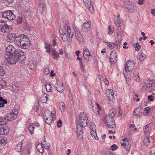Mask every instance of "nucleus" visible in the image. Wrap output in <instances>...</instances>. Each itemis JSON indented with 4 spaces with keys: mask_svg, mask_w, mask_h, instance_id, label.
Segmentation results:
<instances>
[{
    "mask_svg": "<svg viewBox=\"0 0 155 155\" xmlns=\"http://www.w3.org/2000/svg\"><path fill=\"white\" fill-rule=\"evenodd\" d=\"M15 43L17 47L23 49H28L31 45L29 39L24 34L18 35L15 41Z\"/></svg>",
    "mask_w": 155,
    "mask_h": 155,
    "instance_id": "obj_1",
    "label": "nucleus"
},
{
    "mask_svg": "<svg viewBox=\"0 0 155 155\" xmlns=\"http://www.w3.org/2000/svg\"><path fill=\"white\" fill-rule=\"evenodd\" d=\"M59 31L60 36L64 41H67L68 38H72L74 31L73 28L71 29V28L67 25H65L63 27L60 28Z\"/></svg>",
    "mask_w": 155,
    "mask_h": 155,
    "instance_id": "obj_2",
    "label": "nucleus"
},
{
    "mask_svg": "<svg viewBox=\"0 0 155 155\" xmlns=\"http://www.w3.org/2000/svg\"><path fill=\"white\" fill-rule=\"evenodd\" d=\"M79 123L77 124H79L83 127H85L88 122V118L86 114L81 112L79 115Z\"/></svg>",
    "mask_w": 155,
    "mask_h": 155,
    "instance_id": "obj_3",
    "label": "nucleus"
},
{
    "mask_svg": "<svg viewBox=\"0 0 155 155\" xmlns=\"http://www.w3.org/2000/svg\"><path fill=\"white\" fill-rule=\"evenodd\" d=\"M12 29L4 21H0V30L2 32L8 33Z\"/></svg>",
    "mask_w": 155,
    "mask_h": 155,
    "instance_id": "obj_4",
    "label": "nucleus"
},
{
    "mask_svg": "<svg viewBox=\"0 0 155 155\" xmlns=\"http://www.w3.org/2000/svg\"><path fill=\"white\" fill-rule=\"evenodd\" d=\"M2 15L3 18L9 20H13L15 17L13 12L10 10L2 12Z\"/></svg>",
    "mask_w": 155,
    "mask_h": 155,
    "instance_id": "obj_5",
    "label": "nucleus"
},
{
    "mask_svg": "<svg viewBox=\"0 0 155 155\" xmlns=\"http://www.w3.org/2000/svg\"><path fill=\"white\" fill-rule=\"evenodd\" d=\"M134 64L132 60L128 61L126 63L124 69V73L125 74L128 72L132 71L134 69Z\"/></svg>",
    "mask_w": 155,
    "mask_h": 155,
    "instance_id": "obj_6",
    "label": "nucleus"
},
{
    "mask_svg": "<svg viewBox=\"0 0 155 155\" xmlns=\"http://www.w3.org/2000/svg\"><path fill=\"white\" fill-rule=\"evenodd\" d=\"M16 49L12 45H9L6 50V53L5 54V58H8L11 55L14 54L16 51Z\"/></svg>",
    "mask_w": 155,
    "mask_h": 155,
    "instance_id": "obj_7",
    "label": "nucleus"
},
{
    "mask_svg": "<svg viewBox=\"0 0 155 155\" xmlns=\"http://www.w3.org/2000/svg\"><path fill=\"white\" fill-rule=\"evenodd\" d=\"M6 60L11 64H15L18 60V57H16L14 54L11 55L8 58H5Z\"/></svg>",
    "mask_w": 155,
    "mask_h": 155,
    "instance_id": "obj_8",
    "label": "nucleus"
},
{
    "mask_svg": "<svg viewBox=\"0 0 155 155\" xmlns=\"http://www.w3.org/2000/svg\"><path fill=\"white\" fill-rule=\"evenodd\" d=\"M18 114L17 110L16 109H13L8 116V119H9L10 120H13L17 117Z\"/></svg>",
    "mask_w": 155,
    "mask_h": 155,
    "instance_id": "obj_9",
    "label": "nucleus"
},
{
    "mask_svg": "<svg viewBox=\"0 0 155 155\" xmlns=\"http://www.w3.org/2000/svg\"><path fill=\"white\" fill-rule=\"evenodd\" d=\"M110 62L112 64L115 63L117 61V55L114 51H112L110 57Z\"/></svg>",
    "mask_w": 155,
    "mask_h": 155,
    "instance_id": "obj_10",
    "label": "nucleus"
},
{
    "mask_svg": "<svg viewBox=\"0 0 155 155\" xmlns=\"http://www.w3.org/2000/svg\"><path fill=\"white\" fill-rule=\"evenodd\" d=\"M17 37L15 34L10 33L7 35L6 40L8 42H12L16 40Z\"/></svg>",
    "mask_w": 155,
    "mask_h": 155,
    "instance_id": "obj_11",
    "label": "nucleus"
},
{
    "mask_svg": "<svg viewBox=\"0 0 155 155\" xmlns=\"http://www.w3.org/2000/svg\"><path fill=\"white\" fill-rule=\"evenodd\" d=\"M77 136L79 139L81 140L83 139V132L82 130V127L79 124L77 125Z\"/></svg>",
    "mask_w": 155,
    "mask_h": 155,
    "instance_id": "obj_12",
    "label": "nucleus"
},
{
    "mask_svg": "<svg viewBox=\"0 0 155 155\" xmlns=\"http://www.w3.org/2000/svg\"><path fill=\"white\" fill-rule=\"evenodd\" d=\"M106 94L108 99L110 101H112L114 98L113 90L108 89L107 91Z\"/></svg>",
    "mask_w": 155,
    "mask_h": 155,
    "instance_id": "obj_13",
    "label": "nucleus"
},
{
    "mask_svg": "<svg viewBox=\"0 0 155 155\" xmlns=\"http://www.w3.org/2000/svg\"><path fill=\"white\" fill-rule=\"evenodd\" d=\"M75 35L76 39L79 42L82 43L84 41V38L79 31H76L75 32Z\"/></svg>",
    "mask_w": 155,
    "mask_h": 155,
    "instance_id": "obj_14",
    "label": "nucleus"
},
{
    "mask_svg": "<svg viewBox=\"0 0 155 155\" xmlns=\"http://www.w3.org/2000/svg\"><path fill=\"white\" fill-rule=\"evenodd\" d=\"M126 7L128 9V11L130 12H134L135 10V5L134 3H129L126 6Z\"/></svg>",
    "mask_w": 155,
    "mask_h": 155,
    "instance_id": "obj_15",
    "label": "nucleus"
},
{
    "mask_svg": "<svg viewBox=\"0 0 155 155\" xmlns=\"http://www.w3.org/2000/svg\"><path fill=\"white\" fill-rule=\"evenodd\" d=\"M121 145L123 146H125L124 148L126 150L129 151L130 150V147L131 144L128 141H126L124 143H121Z\"/></svg>",
    "mask_w": 155,
    "mask_h": 155,
    "instance_id": "obj_16",
    "label": "nucleus"
},
{
    "mask_svg": "<svg viewBox=\"0 0 155 155\" xmlns=\"http://www.w3.org/2000/svg\"><path fill=\"white\" fill-rule=\"evenodd\" d=\"M56 87L57 91L60 93L63 92L64 89L63 84L57 83V85L56 86Z\"/></svg>",
    "mask_w": 155,
    "mask_h": 155,
    "instance_id": "obj_17",
    "label": "nucleus"
},
{
    "mask_svg": "<svg viewBox=\"0 0 155 155\" xmlns=\"http://www.w3.org/2000/svg\"><path fill=\"white\" fill-rule=\"evenodd\" d=\"M90 21H86L83 23V28L84 30L85 31H87L89 29L90 26Z\"/></svg>",
    "mask_w": 155,
    "mask_h": 155,
    "instance_id": "obj_18",
    "label": "nucleus"
},
{
    "mask_svg": "<svg viewBox=\"0 0 155 155\" xmlns=\"http://www.w3.org/2000/svg\"><path fill=\"white\" fill-rule=\"evenodd\" d=\"M48 95L47 94L45 93L41 96L40 98V100L41 102L43 103H45L47 102L48 100Z\"/></svg>",
    "mask_w": 155,
    "mask_h": 155,
    "instance_id": "obj_19",
    "label": "nucleus"
},
{
    "mask_svg": "<svg viewBox=\"0 0 155 155\" xmlns=\"http://www.w3.org/2000/svg\"><path fill=\"white\" fill-rule=\"evenodd\" d=\"M14 54L16 57H18V59H19L21 56H24V53L23 51L20 50H16Z\"/></svg>",
    "mask_w": 155,
    "mask_h": 155,
    "instance_id": "obj_20",
    "label": "nucleus"
},
{
    "mask_svg": "<svg viewBox=\"0 0 155 155\" xmlns=\"http://www.w3.org/2000/svg\"><path fill=\"white\" fill-rule=\"evenodd\" d=\"M51 54L52 58L56 60L60 57V56L58 52L54 49L52 50V52Z\"/></svg>",
    "mask_w": 155,
    "mask_h": 155,
    "instance_id": "obj_21",
    "label": "nucleus"
},
{
    "mask_svg": "<svg viewBox=\"0 0 155 155\" xmlns=\"http://www.w3.org/2000/svg\"><path fill=\"white\" fill-rule=\"evenodd\" d=\"M107 126L108 128L111 129H114L116 127V125L114 120V121H110L109 123H106Z\"/></svg>",
    "mask_w": 155,
    "mask_h": 155,
    "instance_id": "obj_22",
    "label": "nucleus"
},
{
    "mask_svg": "<svg viewBox=\"0 0 155 155\" xmlns=\"http://www.w3.org/2000/svg\"><path fill=\"white\" fill-rule=\"evenodd\" d=\"M142 112L140 107L136 108L134 111V115L137 116H140L141 115Z\"/></svg>",
    "mask_w": 155,
    "mask_h": 155,
    "instance_id": "obj_23",
    "label": "nucleus"
},
{
    "mask_svg": "<svg viewBox=\"0 0 155 155\" xmlns=\"http://www.w3.org/2000/svg\"><path fill=\"white\" fill-rule=\"evenodd\" d=\"M83 55L84 58L87 61H89L90 59L91 56V55L90 54L89 51H87L85 53L83 52Z\"/></svg>",
    "mask_w": 155,
    "mask_h": 155,
    "instance_id": "obj_24",
    "label": "nucleus"
},
{
    "mask_svg": "<svg viewBox=\"0 0 155 155\" xmlns=\"http://www.w3.org/2000/svg\"><path fill=\"white\" fill-rule=\"evenodd\" d=\"M43 146L41 143L38 144L36 146L37 149L40 153H42L44 151Z\"/></svg>",
    "mask_w": 155,
    "mask_h": 155,
    "instance_id": "obj_25",
    "label": "nucleus"
},
{
    "mask_svg": "<svg viewBox=\"0 0 155 155\" xmlns=\"http://www.w3.org/2000/svg\"><path fill=\"white\" fill-rule=\"evenodd\" d=\"M8 119L3 117H0V125H5L8 122Z\"/></svg>",
    "mask_w": 155,
    "mask_h": 155,
    "instance_id": "obj_26",
    "label": "nucleus"
},
{
    "mask_svg": "<svg viewBox=\"0 0 155 155\" xmlns=\"http://www.w3.org/2000/svg\"><path fill=\"white\" fill-rule=\"evenodd\" d=\"M12 89L15 92L17 93L18 91L19 90V88L18 84H17L14 83L13 84H12Z\"/></svg>",
    "mask_w": 155,
    "mask_h": 155,
    "instance_id": "obj_27",
    "label": "nucleus"
},
{
    "mask_svg": "<svg viewBox=\"0 0 155 155\" xmlns=\"http://www.w3.org/2000/svg\"><path fill=\"white\" fill-rule=\"evenodd\" d=\"M137 58L141 61H143L146 58L145 55L143 53L141 52L139 54L137 57Z\"/></svg>",
    "mask_w": 155,
    "mask_h": 155,
    "instance_id": "obj_28",
    "label": "nucleus"
},
{
    "mask_svg": "<svg viewBox=\"0 0 155 155\" xmlns=\"http://www.w3.org/2000/svg\"><path fill=\"white\" fill-rule=\"evenodd\" d=\"M6 138L0 135V145H4L6 143Z\"/></svg>",
    "mask_w": 155,
    "mask_h": 155,
    "instance_id": "obj_29",
    "label": "nucleus"
},
{
    "mask_svg": "<svg viewBox=\"0 0 155 155\" xmlns=\"http://www.w3.org/2000/svg\"><path fill=\"white\" fill-rule=\"evenodd\" d=\"M45 48L46 49V51L48 53H50L52 48V46L48 43H45Z\"/></svg>",
    "mask_w": 155,
    "mask_h": 155,
    "instance_id": "obj_30",
    "label": "nucleus"
},
{
    "mask_svg": "<svg viewBox=\"0 0 155 155\" xmlns=\"http://www.w3.org/2000/svg\"><path fill=\"white\" fill-rule=\"evenodd\" d=\"M60 108L61 111L64 112L65 108V104L63 102H60L59 103Z\"/></svg>",
    "mask_w": 155,
    "mask_h": 155,
    "instance_id": "obj_31",
    "label": "nucleus"
},
{
    "mask_svg": "<svg viewBox=\"0 0 155 155\" xmlns=\"http://www.w3.org/2000/svg\"><path fill=\"white\" fill-rule=\"evenodd\" d=\"M35 128V127L34 124L32 123H30L28 127V130L31 134H34V132L33 130Z\"/></svg>",
    "mask_w": 155,
    "mask_h": 155,
    "instance_id": "obj_32",
    "label": "nucleus"
},
{
    "mask_svg": "<svg viewBox=\"0 0 155 155\" xmlns=\"http://www.w3.org/2000/svg\"><path fill=\"white\" fill-rule=\"evenodd\" d=\"M106 123H109L110 121H114V117L112 116H111L110 115H107L106 117Z\"/></svg>",
    "mask_w": 155,
    "mask_h": 155,
    "instance_id": "obj_33",
    "label": "nucleus"
},
{
    "mask_svg": "<svg viewBox=\"0 0 155 155\" xmlns=\"http://www.w3.org/2000/svg\"><path fill=\"white\" fill-rule=\"evenodd\" d=\"M90 134L93 138L96 140H98V137L97 136L96 130H93V131H91Z\"/></svg>",
    "mask_w": 155,
    "mask_h": 155,
    "instance_id": "obj_34",
    "label": "nucleus"
},
{
    "mask_svg": "<svg viewBox=\"0 0 155 155\" xmlns=\"http://www.w3.org/2000/svg\"><path fill=\"white\" fill-rule=\"evenodd\" d=\"M22 144V142H20L16 145L15 147V150L19 152L21 151V149Z\"/></svg>",
    "mask_w": 155,
    "mask_h": 155,
    "instance_id": "obj_35",
    "label": "nucleus"
},
{
    "mask_svg": "<svg viewBox=\"0 0 155 155\" xmlns=\"http://www.w3.org/2000/svg\"><path fill=\"white\" fill-rule=\"evenodd\" d=\"M7 131L5 129L4 127H2L0 126V135H2L7 134Z\"/></svg>",
    "mask_w": 155,
    "mask_h": 155,
    "instance_id": "obj_36",
    "label": "nucleus"
},
{
    "mask_svg": "<svg viewBox=\"0 0 155 155\" xmlns=\"http://www.w3.org/2000/svg\"><path fill=\"white\" fill-rule=\"evenodd\" d=\"M45 87L47 91L50 92L52 90V87L51 86V84L49 83H48L46 85Z\"/></svg>",
    "mask_w": 155,
    "mask_h": 155,
    "instance_id": "obj_37",
    "label": "nucleus"
},
{
    "mask_svg": "<svg viewBox=\"0 0 155 155\" xmlns=\"http://www.w3.org/2000/svg\"><path fill=\"white\" fill-rule=\"evenodd\" d=\"M89 1H90V5H89L87 7V8H88V9H89V11L91 13H93L94 12V6L93 5H92V4H91V1L90 0H88Z\"/></svg>",
    "mask_w": 155,
    "mask_h": 155,
    "instance_id": "obj_38",
    "label": "nucleus"
},
{
    "mask_svg": "<svg viewBox=\"0 0 155 155\" xmlns=\"http://www.w3.org/2000/svg\"><path fill=\"white\" fill-rule=\"evenodd\" d=\"M149 125L145 126L143 127L144 131L145 133H148L151 130V128L149 126Z\"/></svg>",
    "mask_w": 155,
    "mask_h": 155,
    "instance_id": "obj_39",
    "label": "nucleus"
},
{
    "mask_svg": "<svg viewBox=\"0 0 155 155\" xmlns=\"http://www.w3.org/2000/svg\"><path fill=\"white\" fill-rule=\"evenodd\" d=\"M106 45L110 49H113L115 46V44L114 43L107 42Z\"/></svg>",
    "mask_w": 155,
    "mask_h": 155,
    "instance_id": "obj_40",
    "label": "nucleus"
},
{
    "mask_svg": "<svg viewBox=\"0 0 155 155\" xmlns=\"http://www.w3.org/2000/svg\"><path fill=\"white\" fill-rule=\"evenodd\" d=\"M135 50L136 51H138L141 48V46L139 45V43H137L135 44L134 45Z\"/></svg>",
    "mask_w": 155,
    "mask_h": 155,
    "instance_id": "obj_41",
    "label": "nucleus"
},
{
    "mask_svg": "<svg viewBox=\"0 0 155 155\" xmlns=\"http://www.w3.org/2000/svg\"><path fill=\"white\" fill-rule=\"evenodd\" d=\"M116 113V111L115 110L111 109L110 110L109 114L107 115H110L111 116H112L113 117H114Z\"/></svg>",
    "mask_w": 155,
    "mask_h": 155,
    "instance_id": "obj_42",
    "label": "nucleus"
},
{
    "mask_svg": "<svg viewBox=\"0 0 155 155\" xmlns=\"http://www.w3.org/2000/svg\"><path fill=\"white\" fill-rule=\"evenodd\" d=\"M44 8V5L43 3H41L39 6V10L41 13H42L43 12V10Z\"/></svg>",
    "mask_w": 155,
    "mask_h": 155,
    "instance_id": "obj_43",
    "label": "nucleus"
},
{
    "mask_svg": "<svg viewBox=\"0 0 155 155\" xmlns=\"http://www.w3.org/2000/svg\"><path fill=\"white\" fill-rule=\"evenodd\" d=\"M52 121H53L52 119H51V118L50 117L49 118H46L45 120V123L49 125H50Z\"/></svg>",
    "mask_w": 155,
    "mask_h": 155,
    "instance_id": "obj_44",
    "label": "nucleus"
},
{
    "mask_svg": "<svg viewBox=\"0 0 155 155\" xmlns=\"http://www.w3.org/2000/svg\"><path fill=\"white\" fill-rule=\"evenodd\" d=\"M91 131L96 130V126L92 122L90 124Z\"/></svg>",
    "mask_w": 155,
    "mask_h": 155,
    "instance_id": "obj_45",
    "label": "nucleus"
},
{
    "mask_svg": "<svg viewBox=\"0 0 155 155\" xmlns=\"http://www.w3.org/2000/svg\"><path fill=\"white\" fill-rule=\"evenodd\" d=\"M143 142L145 145H149L150 143L149 138L145 139L143 140Z\"/></svg>",
    "mask_w": 155,
    "mask_h": 155,
    "instance_id": "obj_46",
    "label": "nucleus"
},
{
    "mask_svg": "<svg viewBox=\"0 0 155 155\" xmlns=\"http://www.w3.org/2000/svg\"><path fill=\"white\" fill-rule=\"evenodd\" d=\"M45 142L46 141L45 139L43 140V141H42L41 142V143L43 146L44 147V148H45L46 149H48L49 148V147L47 145H45Z\"/></svg>",
    "mask_w": 155,
    "mask_h": 155,
    "instance_id": "obj_47",
    "label": "nucleus"
},
{
    "mask_svg": "<svg viewBox=\"0 0 155 155\" xmlns=\"http://www.w3.org/2000/svg\"><path fill=\"white\" fill-rule=\"evenodd\" d=\"M119 16L117 18H116V19H115V22L116 24V25L118 27H119L120 26V24H121L120 21L118 18Z\"/></svg>",
    "mask_w": 155,
    "mask_h": 155,
    "instance_id": "obj_48",
    "label": "nucleus"
},
{
    "mask_svg": "<svg viewBox=\"0 0 155 155\" xmlns=\"http://www.w3.org/2000/svg\"><path fill=\"white\" fill-rule=\"evenodd\" d=\"M5 71L3 68L0 66V75L1 76H3L5 74Z\"/></svg>",
    "mask_w": 155,
    "mask_h": 155,
    "instance_id": "obj_49",
    "label": "nucleus"
},
{
    "mask_svg": "<svg viewBox=\"0 0 155 155\" xmlns=\"http://www.w3.org/2000/svg\"><path fill=\"white\" fill-rule=\"evenodd\" d=\"M55 110H53L52 111L51 114L50 116L53 117L52 120L53 121H54L55 120Z\"/></svg>",
    "mask_w": 155,
    "mask_h": 155,
    "instance_id": "obj_50",
    "label": "nucleus"
},
{
    "mask_svg": "<svg viewBox=\"0 0 155 155\" xmlns=\"http://www.w3.org/2000/svg\"><path fill=\"white\" fill-rule=\"evenodd\" d=\"M121 42L120 41H117L116 44H115V46H117V48H120L121 47Z\"/></svg>",
    "mask_w": 155,
    "mask_h": 155,
    "instance_id": "obj_51",
    "label": "nucleus"
},
{
    "mask_svg": "<svg viewBox=\"0 0 155 155\" xmlns=\"http://www.w3.org/2000/svg\"><path fill=\"white\" fill-rule=\"evenodd\" d=\"M17 21L18 23H21L22 22V18L21 17H18L17 19Z\"/></svg>",
    "mask_w": 155,
    "mask_h": 155,
    "instance_id": "obj_52",
    "label": "nucleus"
},
{
    "mask_svg": "<svg viewBox=\"0 0 155 155\" xmlns=\"http://www.w3.org/2000/svg\"><path fill=\"white\" fill-rule=\"evenodd\" d=\"M153 82V81L152 80H149L147 84L148 87H152V84Z\"/></svg>",
    "mask_w": 155,
    "mask_h": 155,
    "instance_id": "obj_53",
    "label": "nucleus"
},
{
    "mask_svg": "<svg viewBox=\"0 0 155 155\" xmlns=\"http://www.w3.org/2000/svg\"><path fill=\"white\" fill-rule=\"evenodd\" d=\"M117 146L115 144H114L111 146V150H114L117 148Z\"/></svg>",
    "mask_w": 155,
    "mask_h": 155,
    "instance_id": "obj_54",
    "label": "nucleus"
},
{
    "mask_svg": "<svg viewBox=\"0 0 155 155\" xmlns=\"http://www.w3.org/2000/svg\"><path fill=\"white\" fill-rule=\"evenodd\" d=\"M7 103V101H4V102H0V107H3L4 106L5 104Z\"/></svg>",
    "mask_w": 155,
    "mask_h": 155,
    "instance_id": "obj_55",
    "label": "nucleus"
},
{
    "mask_svg": "<svg viewBox=\"0 0 155 155\" xmlns=\"http://www.w3.org/2000/svg\"><path fill=\"white\" fill-rule=\"evenodd\" d=\"M62 124V122L61 120H58L57 123V127L59 128L61 127V124Z\"/></svg>",
    "mask_w": 155,
    "mask_h": 155,
    "instance_id": "obj_56",
    "label": "nucleus"
},
{
    "mask_svg": "<svg viewBox=\"0 0 155 155\" xmlns=\"http://www.w3.org/2000/svg\"><path fill=\"white\" fill-rule=\"evenodd\" d=\"M49 73V68H46L45 69L44 71V73L45 75L48 74Z\"/></svg>",
    "mask_w": 155,
    "mask_h": 155,
    "instance_id": "obj_57",
    "label": "nucleus"
},
{
    "mask_svg": "<svg viewBox=\"0 0 155 155\" xmlns=\"http://www.w3.org/2000/svg\"><path fill=\"white\" fill-rule=\"evenodd\" d=\"M150 110V108L149 107H147L144 109V111L147 114L149 113Z\"/></svg>",
    "mask_w": 155,
    "mask_h": 155,
    "instance_id": "obj_58",
    "label": "nucleus"
},
{
    "mask_svg": "<svg viewBox=\"0 0 155 155\" xmlns=\"http://www.w3.org/2000/svg\"><path fill=\"white\" fill-rule=\"evenodd\" d=\"M110 25L108 27V34L111 33L112 34L113 33V30L111 29V28L110 27Z\"/></svg>",
    "mask_w": 155,
    "mask_h": 155,
    "instance_id": "obj_59",
    "label": "nucleus"
},
{
    "mask_svg": "<svg viewBox=\"0 0 155 155\" xmlns=\"http://www.w3.org/2000/svg\"><path fill=\"white\" fill-rule=\"evenodd\" d=\"M144 0H138L137 3L139 5H142L143 4V1Z\"/></svg>",
    "mask_w": 155,
    "mask_h": 155,
    "instance_id": "obj_60",
    "label": "nucleus"
},
{
    "mask_svg": "<svg viewBox=\"0 0 155 155\" xmlns=\"http://www.w3.org/2000/svg\"><path fill=\"white\" fill-rule=\"evenodd\" d=\"M149 87H148V85H147V84H145V85L143 86L142 87V90H146Z\"/></svg>",
    "mask_w": 155,
    "mask_h": 155,
    "instance_id": "obj_61",
    "label": "nucleus"
},
{
    "mask_svg": "<svg viewBox=\"0 0 155 155\" xmlns=\"http://www.w3.org/2000/svg\"><path fill=\"white\" fill-rule=\"evenodd\" d=\"M148 99L151 101H153V97L152 95L149 96L148 97Z\"/></svg>",
    "mask_w": 155,
    "mask_h": 155,
    "instance_id": "obj_62",
    "label": "nucleus"
},
{
    "mask_svg": "<svg viewBox=\"0 0 155 155\" xmlns=\"http://www.w3.org/2000/svg\"><path fill=\"white\" fill-rule=\"evenodd\" d=\"M135 77H137V78L135 79V80L137 82H139L140 81V79L139 77V75H135Z\"/></svg>",
    "mask_w": 155,
    "mask_h": 155,
    "instance_id": "obj_63",
    "label": "nucleus"
},
{
    "mask_svg": "<svg viewBox=\"0 0 155 155\" xmlns=\"http://www.w3.org/2000/svg\"><path fill=\"white\" fill-rule=\"evenodd\" d=\"M152 14L154 16H155V9H152L151 10Z\"/></svg>",
    "mask_w": 155,
    "mask_h": 155,
    "instance_id": "obj_64",
    "label": "nucleus"
}]
</instances>
